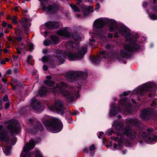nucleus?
Listing matches in <instances>:
<instances>
[{"instance_id": "obj_1", "label": "nucleus", "mask_w": 157, "mask_h": 157, "mask_svg": "<svg viewBox=\"0 0 157 157\" xmlns=\"http://www.w3.org/2000/svg\"><path fill=\"white\" fill-rule=\"evenodd\" d=\"M67 85L63 82H60L52 88V91L54 93L59 91L65 97L66 100L69 102H72L74 99V95H77L79 90V89L77 87H72L70 91L67 90L65 88Z\"/></svg>"}, {"instance_id": "obj_2", "label": "nucleus", "mask_w": 157, "mask_h": 157, "mask_svg": "<svg viewBox=\"0 0 157 157\" xmlns=\"http://www.w3.org/2000/svg\"><path fill=\"white\" fill-rule=\"evenodd\" d=\"M9 124L6 126L4 129L0 132V140L6 142L7 144L10 143V139L7 136L8 132L11 134L17 133L20 128L16 121L14 120L9 121Z\"/></svg>"}, {"instance_id": "obj_3", "label": "nucleus", "mask_w": 157, "mask_h": 157, "mask_svg": "<svg viewBox=\"0 0 157 157\" xmlns=\"http://www.w3.org/2000/svg\"><path fill=\"white\" fill-rule=\"evenodd\" d=\"M43 122L47 130L50 132H59L63 128L61 121L56 118L45 119L43 121Z\"/></svg>"}, {"instance_id": "obj_4", "label": "nucleus", "mask_w": 157, "mask_h": 157, "mask_svg": "<svg viewBox=\"0 0 157 157\" xmlns=\"http://www.w3.org/2000/svg\"><path fill=\"white\" fill-rule=\"evenodd\" d=\"M116 54L115 53L108 52L106 53L104 51H101L99 54V56L93 57L92 58L91 61L92 62L97 63L100 61V59L102 58H106L109 57L114 59L116 57Z\"/></svg>"}, {"instance_id": "obj_5", "label": "nucleus", "mask_w": 157, "mask_h": 157, "mask_svg": "<svg viewBox=\"0 0 157 157\" xmlns=\"http://www.w3.org/2000/svg\"><path fill=\"white\" fill-rule=\"evenodd\" d=\"M87 49L86 47H81L79 49L78 53L76 54L71 52L69 53L68 55V59L71 60H75L76 59H81L87 52Z\"/></svg>"}, {"instance_id": "obj_6", "label": "nucleus", "mask_w": 157, "mask_h": 157, "mask_svg": "<svg viewBox=\"0 0 157 157\" xmlns=\"http://www.w3.org/2000/svg\"><path fill=\"white\" fill-rule=\"evenodd\" d=\"M48 108L52 111L56 110L58 113L61 115L63 114V105L60 100L56 101L54 106H50Z\"/></svg>"}, {"instance_id": "obj_7", "label": "nucleus", "mask_w": 157, "mask_h": 157, "mask_svg": "<svg viewBox=\"0 0 157 157\" xmlns=\"http://www.w3.org/2000/svg\"><path fill=\"white\" fill-rule=\"evenodd\" d=\"M136 134V132L130 129H125L124 130V134H121V135H125V138L126 140H128L134 139Z\"/></svg>"}, {"instance_id": "obj_8", "label": "nucleus", "mask_w": 157, "mask_h": 157, "mask_svg": "<svg viewBox=\"0 0 157 157\" xmlns=\"http://www.w3.org/2000/svg\"><path fill=\"white\" fill-rule=\"evenodd\" d=\"M54 52L56 53V55H55L56 57H55V58L57 57V61L60 62L61 63L63 61L64 57L68 58V54L70 53V52H65L64 54H63L62 53V51L59 49L56 51L54 50Z\"/></svg>"}, {"instance_id": "obj_9", "label": "nucleus", "mask_w": 157, "mask_h": 157, "mask_svg": "<svg viewBox=\"0 0 157 157\" xmlns=\"http://www.w3.org/2000/svg\"><path fill=\"white\" fill-rule=\"evenodd\" d=\"M152 114L151 111L148 109H145L141 111L140 117L144 121H147L151 119Z\"/></svg>"}, {"instance_id": "obj_10", "label": "nucleus", "mask_w": 157, "mask_h": 157, "mask_svg": "<svg viewBox=\"0 0 157 157\" xmlns=\"http://www.w3.org/2000/svg\"><path fill=\"white\" fill-rule=\"evenodd\" d=\"M124 49L129 52H136L140 48V46L135 42L130 43L128 44H125L124 46Z\"/></svg>"}, {"instance_id": "obj_11", "label": "nucleus", "mask_w": 157, "mask_h": 157, "mask_svg": "<svg viewBox=\"0 0 157 157\" xmlns=\"http://www.w3.org/2000/svg\"><path fill=\"white\" fill-rule=\"evenodd\" d=\"M82 74L81 72L72 71L67 72L66 74L67 77L69 79V81L73 82L77 77L80 76Z\"/></svg>"}, {"instance_id": "obj_12", "label": "nucleus", "mask_w": 157, "mask_h": 157, "mask_svg": "<svg viewBox=\"0 0 157 157\" xmlns=\"http://www.w3.org/2000/svg\"><path fill=\"white\" fill-rule=\"evenodd\" d=\"M153 84L150 83H146L143 85L140 90V94L142 95L146 92L151 91L152 90Z\"/></svg>"}, {"instance_id": "obj_13", "label": "nucleus", "mask_w": 157, "mask_h": 157, "mask_svg": "<svg viewBox=\"0 0 157 157\" xmlns=\"http://www.w3.org/2000/svg\"><path fill=\"white\" fill-rule=\"evenodd\" d=\"M60 8L59 6L55 3L52 5L48 6L47 8L44 7L43 9L45 10L50 11L52 13H55Z\"/></svg>"}, {"instance_id": "obj_14", "label": "nucleus", "mask_w": 157, "mask_h": 157, "mask_svg": "<svg viewBox=\"0 0 157 157\" xmlns=\"http://www.w3.org/2000/svg\"><path fill=\"white\" fill-rule=\"evenodd\" d=\"M41 106L40 102L36 100V97H34L30 103V107L31 108L34 110H37L39 109Z\"/></svg>"}, {"instance_id": "obj_15", "label": "nucleus", "mask_w": 157, "mask_h": 157, "mask_svg": "<svg viewBox=\"0 0 157 157\" xmlns=\"http://www.w3.org/2000/svg\"><path fill=\"white\" fill-rule=\"evenodd\" d=\"M35 142L34 140H31L27 143L23 147V151L26 152L33 149L35 146Z\"/></svg>"}, {"instance_id": "obj_16", "label": "nucleus", "mask_w": 157, "mask_h": 157, "mask_svg": "<svg viewBox=\"0 0 157 157\" xmlns=\"http://www.w3.org/2000/svg\"><path fill=\"white\" fill-rule=\"evenodd\" d=\"M57 33L60 36L68 38L71 37V34L68 32L67 28H65L58 31L57 32Z\"/></svg>"}, {"instance_id": "obj_17", "label": "nucleus", "mask_w": 157, "mask_h": 157, "mask_svg": "<svg viewBox=\"0 0 157 157\" xmlns=\"http://www.w3.org/2000/svg\"><path fill=\"white\" fill-rule=\"evenodd\" d=\"M45 25L48 29L51 30L57 29L59 27L58 23L56 22H48Z\"/></svg>"}, {"instance_id": "obj_18", "label": "nucleus", "mask_w": 157, "mask_h": 157, "mask_svg": "<svg viewBox=\"0 0 157 157\" xmlns=\"http://www.w3.org/2000/svg\"><path fill=\"white\" fill-rule=\"evenodd\" d=\"M28 20L26 18H23L20 21L23 29L25 31V33L27 34H28V32L27 31L28 29Z\"/></svg>"}, {"instance_id": "obj_19", "label": "nucleus", "mask_w": 157, "mask_h": 157, "mask_svg": "<svg viewBox=\"0 0 157 157\" xmlns=\"http://www.w3.org/2000/svg\"><path fill=\"white\" fill-rule=\"evenodd\" d=\"M37 127H35L31 129L29 131V132L31 133H36L38 131V130H39L40 131L43 130V128L40 122H37Z\"/></svg>"}, {"instance_id": "obj_20", "label": "nucleus", "mask_w": 157, "mask_h": 157, "mask_svg": "<svg viewBox=\"0 0 157 157\" xmlns=\"http://www.w3.org/2000/svg\"><path fill=\"white\" fill-rule=\"evenodd\" d=\"M94 24L95 27L96 28L101 29L104 26L105 24L103 20L99 19L95 21L94 23Z\"/></svg>"}, {"instance_id": "obj_21", "label": "nucleus", "mask_w": 157, "mask_h": 157, "mask_svg": "<svg viewBox=\"0 0 157 157\" xmlns=\"http://www.w3.org/2000/svg\"><path fill=\"white\" fill-rule=\"evenodd\" d=\"M142 138L145 142H148L149 143H151L153 141L152 139V136H147L144 132L143 133Z\"/></svg>"}, {"instance_id": "obj_22", "label": "nucleus", "mask_w": 157, "mask_h": 157, "mask_svg": "<svg viewBox=\"0 0 157 157\" xmlns=\"http://www.w3.org/2000/svg\"><path fill=\"white\" fill-rule=\"evenodd\" d=\"M120 33L122 35L126 36L128 33V29L126 28L123 26L120 27L119 29Z\"/></svg>"}, {"instance_id": "obj_23", "label": "nucleus", "mask_w": 157, "mask_h": 157, "mask_svg": "<svg viewBox=\"0 0 157 157\" xmlns=\"http://www.w3.org/2000/svg\"><path fill=\"white\" fill-rule=\"evenodd\" d=\"M114 124L115 125L116 128L119 131L122 130L124 126L123 123L121 122H118L116 123V121L114 122Z\"/></svg>"}, {"instance_id": "obj_24", "label": "nucleus", "mask_w": 157, "mask_h": 157, "mask_svg": "<svg viewBox=\"0 0 157 157\" xmlns=\"http://www.w3.org/2000/svg\"><path fill=\"white\" fill-rule=\"evenodd\" d=\"M47 91L46 87L43 86L41 87L39 91L38 94L40 96H43L45 95Z\"/></svg>"}, {"instance_id": "obj_25", "label": "nucleus", "mask_w": 157, "mask_h": 157, "mask_svg": "<svg viewBox=\"0 0 157 157\" xmlns=\"http://www.w3.org/2000/svg\"><path fill=\"white\" fill-rule=\"evenodd\" d=\"M118 136H120V140L118 142L119 145L121 146L122 145L123 142L126 140V139L125 138V135H121V133H119L118 134Z\"/></svg>"}, {"instance_id": "obj_26", "label": "nucleus", "mask_w": 157, "mask_h": 157, "mask_svg": "<svg viewBox=\"0 0 157 157\" xmlns=\"http://www.w3.org/2000/svg\"><path fill=\"white\" fill-rule=\"evenodd\" d=\"M11 149V146H7L3 149V151L6 155H8L10 153Z\"/></svg>"}, {"instance_id": "obj_27", "label": "nucleus", "mask_w": 157, "mask_h": 157, "mask_svg": "<svg viewBox=\"0 0 157 157\" xmlns=\"http://www.w3.org/2000/svg\"><path fill=\"white\" fill-rule=\"evenodd\" d=\"M127 122L130 124L136 125L138 123V121L137 119H130L127 121Z\"/></svg>"}, {"instance_id": "obj_28", "label": "nucleus", "mask_w": 157, "mask_h": 157, "mask_svg": "<svg viewBox=\"0 0 157 157\" xmlns=\"http://www.w3.org/2000/svg\"><path fill=\"white\" fill-rule=\"evenodd\" d=\"M44 45L45 46H48L53 44L52 42L49 39H46L43 42Z\"/></svg>"}, {"instance_id": "obj_29", "label": "nucleus", "mask_w": 157, "mask_h": 157, "mask_svg": "<svg viewBox=\"0 0 157 157\" xmlns=\"http://www.w3.org/2000/svg\"><path fill=\"white\" fill-rule=\"evenodd\" d=\"M44 83L48 86H52L55 84L53 81L51 80H46L45 81Z\"/></svg>"}, {"instance_id": "obj_30", "label": "nucleus", "mask_w": 157, "mask_h": 157, "mask_svg": "<svg viewBox=\"0 0 157 157\" xmlns=\"http://www.w3.org/2000/svg\"><path fill=\"white\" fill-rule=\"evenodd\" d=\"M51 40L54 44L57 43L59 41L58 37L55 36H51Z\"/></svg>"}, {"instance_id": "obj_31", "label": "nucleus", "mask_w": 157, "mask_h": 157, "mask_svg": "<svg viewBox=\"0 0 157 157\" xmlns=\"http://www.w3.org/2000/svg\"><path fill=\"white\" fill-rule=\"evenodd\" d=\"M72 9L74 10V11L77 12H79L80 10L77 6L75 5H70Z\"/></svg>"}, {"instance_id": "obj_32", "label": "nucleus", "mask_w": 157, "mask_h": 157, "mask_svg": "<svg viewBox=\"0 0 157 157\" xmlns=\"http://www.w3.org/2000/svg\"><path fill=\"white\" fill-rule=\"evenodd\" d=\"M120 53L121 56L123 57L127 58L129 56L128 53L124 51H121Z\"/></svg>"}, {"instance_id": "obj_33", "label": "nucleus", "mask_w": 157, "mask_h": 157, "mask_svg": "<svg viewBox=\"0 0 157 157\" xmlns=\"http://www.w3.org/2000/svg\"><path fill=\"white\" fill-rule=\"evenodd\" d=\"M15 33L17 35H21L22 34V31L20 29H15Z\"/></svg>"}, {"instance_id": "obj_34", "label": "nucleus", "mask_w": 157, "mask_h": 157, "mask_svg": "<svg viewBox=\"0 0 157 157\" xmlns=\"http://www.w3.org/2000/svg\"><path fill=\"white\" fill-rule=\"evenodd\" d=\"M73 44L71 42H67L66 44V47L67 49H69L70 50L72 49Z\"/></svg>"}, {"instance_id": "obj_35", "label": "nucleus", "mask_w": 157, "mask_h": 157, "mask_svg": "<svg viewBox=\"0 0 157 157\" xmlns=\"http://www.w3.org/2000/svg\"><path fill=\"white\" fill-rule=\"evenodd\" d=\"M10 19L14 25H16L17 24V17L16 16H14L10 18Z\"/></svg>"}, {"instance_id": "obj_36", "label": "nucleus", "mask_w": 157, "mask_h": 157, "mask_svg": "<svg viewBox=\"0 0 157 157\" xmlns=\"http://www.w3.org/2000/svg\"><path fill=\"white\" fill-rule=\"evenodd\" d=\"M2 101L4 102H6L10 101L8 98V96L7 95H6L4 96L3 98Z\"/></svg>"}, {"instance_id": "obj_37", "label": "nucleus", "mask_w": 157, "mask_h": 157, "mask_svg": "<svg viewBox=\"0 0 157 157\" xmlns=\"http://www.w3.org/2000/svg\"><path fill=\"white\" fill-rule=\"evenodd\" d=\"M73 38L75 40H78L79 38L78 34H73Z\"/></svg>"}, {"instance_id": "obj_38", "label": "nucleus", "mask_w": 157, "mask_h": 157, "mask_svg": "<svg viewBox=\"0 0 157 157\" xmlns=\"http://www.w3.org/2000/svg\"><path fill=\"white\" fill-rule=\"evenodd\" d=\"M42 61L43 62H46L49 61V57L48 56H44L42 58Z\"/></svg>"}, {"instance_id": "obj_39", "label": "nucleus", "mask_w": 157, "mask_h": 157, "mask_svg": "<svg viewBox=\"0 0 157 157\" xmlns=\"http://www.w3.org/2000/svg\"><path fill=\"white\" fill-rule=\"evenodd\" d=\"M36 157H43L41 155L40 151H37L36 153Z\"/></svg>"}, {"instance_id": "obj_40", "label": "nucleus", "mask_w": 157, "mask_h": 157, "mask_svg": "<svg viewBox=\"0 0 157 157\" xmlns=\"http://www.w3.org/2000/svg\"><path fill=\"white\" fill-rule=\"evenodd\" d=\"M10 106V102L8 101L5 104V109H9Z\"/></svg>"}, {"instance_id": "obj_41", "label": "nucleus", "mask_w": 157, "mask_h": 157, "mask_svg": "<svg viewBox=\"0 0 157 157\" xmlns=\"http://www.w3.org/2000/svg\"><path fill=\"white\" fill-rule=\"evenodd\" d=\"M157 18V16L155 14H152L151 16V18L152 20H155Z\"/></svg>"}, {"instance_id": "obj_42", "label": "nucleus", "mask_w": 157, "mask_h": 157, "mask_svg": "<svg viewBox=\"0 0 157 157\" xmlns=\"http://www.w3.org/2000/svg\"><path fill=\"white\" fill-rule=\"evenodd\" d=\"M29 49L30 52H31L33 49V46L32 44H30L29 45Z\"/></svg>"}, {"instance_id": "obj_43", "label": "nucleus", "mask_w": 157, "mask_h": 157, "mask_svg": "<svg viewBox=\"0 0 157 157\" xmlns=\"http://www.w3.org/2000/svg\"><path fill=\"white\" fill-rule=\"evenodd\" d=\"M95 149V147L94 145L92 144L91 145L89 148V150L90 151H92Z\"/></svg>"}, {"instance_id": "obj_44", "label": "nucleus", "mask_w": 157, "mask_h": 157, "mask_svg": "<svg viewBox=\"0 0 157 157\" xmlns=\"http://www.w3.org/2000/svg\"><path fill=\"white\" fill-rule=\"evenodd\" d=\"M110 115L111 116H113L116 115L115 112L114 110H111L110 113Z\"/></svg>"}, {"instance_id": "obj_45", "label": "nucleus", "mask_w": 157, "mask_h": 157, "mask_svg": "<svg viewBox=\"0 0 157 157\" xmlns=\"http://www.w3.org/2000/svg\"><path fill=\"white\" fill-rule=\"evenodd\" d=\"M91 8V7H88L87 8H86V9H85L86 11V12H87V14H88V12H91L92 11V10L90 11Z\"/></svg>"}, {"instance_id": "obj_46", "label": "nucleus", "mask_w": 157, "mask_h": 157, "mask_svg": "<svg viewBox=\"0 0 157 157\" xmlns=\"http://www.w3.org/2000/svg\"><path fill=\"white\" fill-rule=\"evenodd\" d=\"M7 23L5 21H3L2 24V26L4 27H6L7 26Z\"/></svg>"}, {"instance_id": "obj_47", "label": "nucleus", "mask_w": 157, "mask_h": 157, "mask_svg": "<svg viewBox=\"0 0 157 157\" xmlns=\"http://www.w3.org/2000/svg\"><path fill=\"white\" fill-rule=\"evenodd\" d=\"M111 46L109 44H107L106 45L105 48L108 49H110L111 48Z\"/></svg>"}, {"instance_id": "obj_48", "label": "nucleus", "mask_w": 157, "mask_h": 157, "mask_svg": "<svg viewBox=\"0 0 157 157\" xmlns=\"http://www.w3.org/2000/svg\"><path fill=\"white\" fill-rule=\"evenodd\" d=\"M16 139L15 138H14L13 140L11 141V144L12 145H14L15 143Z\"/></svg>"}, {"instance_id": "obj_49", "label": "nucleus", "mask_w": 157, "mask_h": 157, "mask_svg": "<svg viewBox=\"0 0 157 157\" xmlns=\"http://www.w3.org/2000/svg\"><path fill=\"white\" fill-rule=\"evenodd\" d=\"M43 69L45 71H47L48 69V67L46 65H44L43 66Z\"/></svg>"}, {"instance_id": "obj_50", "label": "nucleus", "mask_w": 157, "mask_h": 157, "mask_svg": "<svg viewBox=\"0 0 157 157\" xmlns=\"http://www.w3.org/2000/svg\"><path fill=\"white\" fill-rule=\"evenodd\" d=\"M12 73V71L10 69H9L7 70L6 72V74L8 75L11 74Z\"/></svg>"}, {"instance_id": "obj_51", "label": "nucleus", "mask_w": 157, "mask_h": 157, "mask_svg": "<svg viewBox=\"0 0 157 157\" xmlns=\"http://www.w3.org/2000/svg\"><path fill=\"white\" fill-rule=\"evenodd\" d=\"M114 27L113 26H110L109 27V30L110 31L112 32L114 31Z\"/></svg>"}, {"instance_id": "obj_52", "label": "nucleus", "mask_w": 157, "mask_h": 157, "mask_svg": "<svg viewBox=\"0 0 157 157\" xmlns=\"http://www.w3.org/2000/svg\"><path fill=\"white\" fill-rule=\"evenodd\" d=\"M16 39L18 41H21L22 39V37L21 36H18L16 37Z\"/></svg>"}, {"instance_id": "obj_53", "label": "nucleus", "mask_w": 157, "mask_h": 157, "mask_svg": "<svg viewBox=\"0 0 157 157\" xmlns=\"http://www.w3.org/2000/svg\"><path fill=\"white\" fill-rule=\"evenodd\" d=\"M152 139H153V141L154 140H157V136H152Z\"/></svg>"}, {"instance_id": "obj_54", "label": "nucleus", "mask_w": 157, "mask_h": 157, "mask_svg": "<svg viewBox=\"0 0 157 157\" xmlns=\"http://www.w3.org/2000/svg\"><path fill=\"white\" fill-rule=\"evenodd\" d=\"M129 92H124L123 93V95L124 96H127L129 94Z\"/></svg>"}, {"instance_id": "obj_55", "label": "nucleus", "mask_w": 157, "mask_h": 157, "mask_svg": "<svg viewBox=\"0 0 157 157\" xmlns=\"http://www.w3.org/2000/svg\"><path fill=\"white\" fill-rule=\"evenodd\" d=\"M119 133H117V137L115 138L114 140L115 141H117V140H118V139L120 140V136H118V134Z\"/></svg>"}, {"instance_id": "obj_56", "label": "nucleus", "mask_w": 157, "mask_h": 157, "mask_svg": "<svg viewBox=\"0 0 157 157\" xmlns=\"http://www.w3.org/2000/svg\"><path fill=\"white\" fill-rule=\"evenodd\" d=\"M49 64L51 68H54L55 67V66L51 63H49Z\"/></svg>"}, {"instance_id": "obj_57", "label": "nucleus", "mask_w": 157, "mask_h": 157, "mask_svg": "<svg viewBox=\"0 0 157 157\" xmlns=\"http://www.w3.org/2000/svg\"><path fill=\"white\" fill-rule=\"evenodd\" d=\"M13 72L15 74H16L18 72V69L17 68H14L13 71Z\"/></svg>"}, {"instance_id": "obj_58", "label": "nucleus", "mask_w": 157, "mask_h": 157, "mask_svg": "<svg viewBox=\"0 0 157 157\" xmlns=\"http://www.w3.org/2000/svg\"><path fill=\"white\" fill-rule=\"evenodd\" d=\"M100 8V5L98 3H97L96 5V9L97 10L98 9Z\"/></svg>"}, {"instance_id": "obj_59", "label": "nucleus", "mask_w": 157, "mask_h": 157, "mask_svg": "<svg viewBox=\"0 0 157 157\" xmlns=\"http://www.w3.org/2000/svg\"><path fill=\"white\" fill-rule=\"evenodd\" d=\"M147 131L148 132H151L153 131V129L152 128H148L147 129Z\"/></svg>"}, {"instance_id": "obj_60", "label": "nucleus", "mask_w": 157, "mask_h": 157, "mask_svg": "<svg viewBox=\"0 0 157 157\" xmlns=\"http://www.w3.org/2000/svg\"><path fill=\"white\" fill-rule=\"evenodd\" d=\"M83 152L85 153H87L88 152V151L87 148H85L83 150Z\"/></svg>"}, {"instance_id": "obj_61", "label": "nucleus", "mask_w": 157, "mask_h": 157, "mask_svg": "<svg viewBox=\"0 0 157 157\" xmlns=\"http://www.w3.org/2000/svg\"><path fill=\"white\" fill-rule=\"evenodd\" d=\"M13 38L12 37L9 36L8 38V40L9 41H11L12 40Z\"/></svg>"}, {"instance_id": "obj_62", "label": "nucleus", "mask_w": 157, "mask_h": 157, "mask_svg": "<svg viewBox=\"0 0 157 157\" xmlns=\"http://www.w3.org/2000/svg\"><path fill=\"white\" fill-rule=\"evenodd\" d=\"M32 58V56L31 55H29L27 57V59L29 60Z\"/></svg>"}, {"instance_id": "obj_63", "label": "nucleus", "mask_w": 157, "mask_h": 157, "mask_svg": "<svg viewBox=\"0 0 157 157\" xmlns=\"http://www.w3.org/2000/svg\"><path fill=\"white\" fill-rule=\"evenodd\" d=\"M46 78L48 79H52V77L48 75L46 77Z\"/></svg>"}, {"instance_id": "obj_64", "label": "nucleus", "mask_w": 157, "mask_h": 157, "mask_svg": "<svg viewBox=\"0 0 157 157\" xmlns=\"http://www.w3.org/2000/svg\"><path fill=\"white\" fill-rule=\"evenodd\" d=\"M2 80L4 82H6L7 81V79L4 78H2Z\"/></svg>"}]
</instances>
